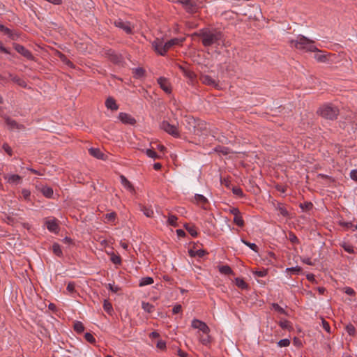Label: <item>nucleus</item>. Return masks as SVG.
Listing matches in <instances>:
<instances>
[{
	"label": "nucleus",
	"instance_id": "nucleus-1",
	"mask_svg": "<svg viewBox=\"0 0 357 357\" xmlns=\"http://www.w3.org/2000/svg\"><path fill=\"white\" fill-rule=\"evenodd\" d=\"M194 35L202 38V43L204 47H210L222 38L221 31L207 28L200 29L198 33H194Z\"/></svg>",
	"mask_w": 357,
	"mask_h": 357
},
{
	"label": "nucleus",
	"instance_id": "nucleus-2",
	"mask_svg": "<svg viewBox=\"0 0 357 357\" xmlns=\"http://www.w3.org/2000/svg\"><path fill=\"white\" fill-rule=\"evenodd\" d=\"M184 40L185 38H174L163 43L161 40L156 38L152 42V47L160 55L164 56L173 46L182 45Z\"/></svg>",
	"mask_w": 357,
	"mask_h": 357
},
{
	"label": "nucleus",
	"instance_id": "nucleus-3",
	"mask_svg": "<svg viewBox=\"0 0 357 357\" xmlns=\"http://www.w3.org/2000/svg\"><path fill=\"white\" fill-rule=\"evenodd\" d=\"M290 44L300 50L311 52H319L314 45V42L303 35H298L296 39L291 40Z\"/></svg>",
	"mask_w": 357,
	"mask_h": 357
},
{
	"label": "nucleus",
	"instance_id": "nucleus-4",
	"mask_svg": "<svg viewBox=\"0 0 357 357\" xmlns=\"http://www.w3.org/2000/svg\"><path fill=\"white\" fill-rule=\"evenodd\" d=\"M339 112L337 107L328 104L321 106L317 111V113L323 118L329 120H335L337 118Z\"/></svg>",
	"mask_w": 357,
	"mask_h": 357
},
{
	"label": "nucleus",
	"instance_id": "nucleus-5",
	"mask_svg": "<svg viewBox=\"0 0 357 357\" xmlns=\"http://www.w3.org/2000/svg\"><path fill=\"white\" fill-rule=\"evenodd\" d=\"M160 128L174 137H179V132L177 127L170 124L167 121H163L160 126Z\"/></svg>",
	"mask_w": 357,
	"mask_h": 357
},
{
	"label": "nucleus",
	"instance_id": "nucleus-6",
	"mask_svg": "<svg viewBox=\"0 0 357 357\" xmlns=\"http://www.w3.org/2000/svg\"><path fill=\"white\" fill-rule=\"evenodd\" d=\"M191 326L192 328L195 329H198L199 331L202 332V333H210V328L207 326V324L197 319H192L191 322Z\"/></svg>",
	"mask_w": 357,
	"mask_h": 357
},
{
	"label": "nucleus",
	"instance_id": "nucleus-7",
	"mask_svg": "<svg viewBox=\"0 0 357 357\" xmlns=\"http://www.w3.org/2000/svg\"><path fill=\"white\" fill-rule=\"evenodd\" d=\"M13 47L19 54L22 55L26 59L31 61H33L34 59V56L31 52V51L27 50L24 46L18 43H14Z\"/></svg>",
	"mask_w": 357,
	"mask_h": 357
},
{
	"label": "nucleus",
	"instance_id": "nucleus-8",
	"mask_svg": "<svg viewBox=\"0 0 357 357\" xmlns=\"http://www.w3.org/2000/svg\"><path fill=\"white\" fill-rule=\"evenodd\" d=\"M158 84H159L160 87L166 93H172V86L171 84L168 79L164 77H160L158 80Z\"/></svg>",
	"mask_w": 357,
	"mask_h": 357
},
{
	"label": "nucleus",
	"instance_id": "nucleus-9",
	"mask_svg": "<svg viewBox=\"0 0 357 357\" xmlns=\"http://www.w3.org/2000/svg\"><path fill=\"white\" fill-rule=\"evenodd\" d=\"M4 120L8 128L11 130L14 129L24 130L25 128L23 124L18 123L15 120L9 116H4Z\"/></svg>",
	"mask_w": 357,
	"mask_h": 357
},
{
	"label": "nucleus",
	"instance_id": "nucleus-10",
	"mask_svg": "<svg viewBox=\"0 0 357 357\" xmlns=\"http://www.w3.org/2000/svg\"><path fill=\"white\" fill-rule=\"evenodd\" d=\"M179 69L182 71L184 76L189 79L188 83L193 84V82L195 81L197 77V75L195 73V72L183 66H179Z\"/></svg>",
	"mask_w": 357,
	"mask_h": 357
},
{
	"label": "nucleus",
	"instance_id": "nucleus-11",
	"mask_svg": "<svg viewBox=\"0 0 357 357\" xmlns=\"http://www.w3.org/2000/svg\"><path fill=\"white\" fill-rule=\"evenodd\" d=\"M114 25L116 27L123 29L128 34H130L132 32V29L129 22H124L122 20L119 19L114 22Z\"/></svg>",
	"mask_w": 357,
	"mask_h": 357
},
{
	"label": "nucleus",
	"instance_id": "nucleus-12",
	"mask_svg": "<svg viewBox=\"0 0 357 357\" xmlns=\"http://www.w3.org/2000/svg\"><path fill=\"white\" fill-rule=\"evenodd\" d=\"M119 119L124 124L134 125L136 123V120L130 114L125 112H120L119 114Z\"/></svg>",
	"mask_w": 357,
	"mask_h": 357
},
{
	"label": "nucleus",
	"instance_id": "nucleus-13",
	"mask_svg": "<svg viewBox=\"0 0 357 357\" xmlns=\"http://www.w3.org/2000/svg\"><path fill=\"white\" fill-rule=\"evenodd\" d=\"M200 80L204 84L211 86L215 87V89H219L218 82L215 79H213L211 76L208 75H203L200 77Z\"/></svg>",
	"mask_w": 357,
	"mask_h": 357
},
{
	"label": "nucleus",
	"instance_id": "nucleus-14",
	"mask_svg": "<svg viewBox=\"0 0 357 357\" xmlns=\"http://www.w3.org/2000/svg\"><path fill=\"white\" fill-rule=\"evenodd\" d=\"M178 3H181L188 13H194L195 10L196 3L192 0H179Z\"/></svg>",
	"mask_w": 357,
	"mask_h": 357
},
{
	"label": "nucleus",
	"instance_id": "nucleus-15",
	"mask_svg": "<svg viewBox=\"0 0 357 357\" xmlns=\"http://www.w3.org/2000/svg\"><path fill=\"white\" fill-rule=\"evenodd\" d=\"M47 228L50 231L58 233L59 230V225L56 220H50L46 222Z\"/></svg>",
	"mask_w": 357,
	"mask_h": 357
},
{
	"label": "nucleus",
	"instance_id": "nucleus-16",
	"mask_svg": "<svg viewBox=\"0 0 357 357\" xmlns=\"http://www.w3.org/2000/svg\"><path fill=\"white\" fill-rule=\"evenodd\" d=\"M105 106L108 109H111L112 111H116L119 109V106L116 104V100L112 97L107 98L105 101Z\"/></svg>",
	"mask_w": 357,
	"mask_h": 357
},
{
	"label": "nucleus",
	"instance_id": "nucleus-17",
	"mask_svg": "<svg viewBox=\"0 0 357 357\" xmlns=\"http://www.w3.org/2000/svg\"><path fill=\"white\" fill-rule=\"evenodd\" d=\"M121 183L125 188H126L130 192H135V188L132 184L123 175L120 176Z\"/></svg>",
	"mask_w": 357,
	"mask_h": 357
},
{
	"label": "nucleus",
	"instance_id": "nucleus-18",
	"mask_svg": "<svg viewBox=\"0 0 357 357\" xmlns=\"http://www.w3.org/2000/svg\"><path fill=\"white\" fill-rule=\"evenodd\" d=\"M89 153L97 159L104 160L105 154L98 148H90Z\"/></svg>",
	"mask_w": 357,
	"mask_h": 357
},
{
	"label": "nucleus",
	"instance_id": "nucleus-19",
	"mask_svg": "<svg viewBox=\"0 0 357 357\" xmlns=\"http://www.w3.org/2000/svg\"><path fill=\"white\" fill-rule=\"evenodd\" d=\"M107 57L114 63H118L120 61L119 55L112 50L109 49L105 52Z\"/></svg>",
	"mask_w": 357,
	"mask_h": 357
},
{
	"label": "nucleus",
	"instance_id": "nucleus-20",
	"mask_svg": "<svg viewBox=\"0 0 357 357\" xmlns=\"http://www.w3.org/2000/svg\"><path fill=\"white\" fill-rule=\"evenodd\" d=\"M189 255L192 257H198L199 258L204 257L206 254H207V252L205 250L199 249L197 250H193L192 249L189 250L188 251Z\"/></svg>",
	"mask_w": 357,
	"mask_h": 357
},
{
	"label": "nucleus",
	"instance_id": "nucleus-21",
	"mask_svg": "<svg viewBox=\"0 0 357 357\" xmlns=\"http://www.w3.org/2000/svg\"><path fill=\"white\" fill-rule=\"evenodd\" d=\"M133 77L136 79H141L145 76L146 71L142 68H136L132 70Z\"/></svg>",
	"mask_w": 357,
	"mask_h": 357
},
{
	"label": "nucleus",
	"instance_id": "nucleus-22",
	"mask_svg": "<svg viewBox=\"0 0 357 357\" xmlns=\"http://www.w3.org/2000/svg\"><path fill=\"white\" fill-rule=\"evenodd\" d=\"M199 342L204 345H208L211 342V337L209 333H203L199 336Z\"/></svg>",
	"mask_w": 357,
	"mask_h": 357
},
{
	"label": "nucleus",
	"instance_id": "nucleus-23",
	"mask_svg": "<svg viewBox=\"0 0 357 357\" xmlns=\"http://www.w3.org/2000/svg\"><path fill=\"white\" fill-rule=\"evenodd\" d=\"M40 191L42 194L47 198H52L54 194L53 189L48 186H43Z\"/></svg>",
	"mask_w": 357,
	"mask_h": 357
},
{
	"label": "nucleus",
	"instance_id": "nucleus-24",
	"mask_svg": "<svg viewBox=\"0 0 357 357\" xmlns=\"http://www.w3.org/2000/svg\"><path fill=\"white\" fill-rule=\"evenodd\" d=\"M0 31L3 32L6 35H7L12 40H15L16 36L13 33V31L8 27H6L4 25L0 24Z\"/></svg>",
	"mask_w": 357,
	"mask_h": 357
},
{
	"label": "nucleus",
	"instance_id": "nucleus-25",
	"mask_svg": "<svg viewBox=\"0 0 357 357\" xmlns=\"http://www.w3.org/2000/svg\"><path fill=\"white\" fill-rule=\"evenodd\" d=\"M184 227L192 237H196L197 236L198 234L195 225L185 224Z\"/></svg>",
	"mask_w": 357,
	"mask_h": 357
},
{
	"label": "nucleus",
	"instance_id": "nucleus-26",
	"mask_svg": "<svg viewBox=\"0 0 357 357\" xmlns=\"http://www.w3.org/2000/svg\"><path fill=\"white\" fill-rule=\"evenodd\" d=\"M218 270L220 273L224 275H230L233 273V271L231 270V267L228 265L219 266Z\"/></svg>",
	"mask_w": 357,
	"mask_h": 357
},
{
	"label": "nucleus",
	"instance_id": "nucleus-27",
	"mask_svg": "<svg viewBox=\"0 0 357 357\" xmlns=\"http://www.w3.org/2000/svg\"><path fill=\"white\" fill-rule=\"evenodd\" d=\"M153 283V279L151 277H144L141 278L139 280V287H143L149 284H151Z\"/></svg>",
	"mask_w": 357,
	"mask_h": 357
},
{
	"label": "nucleus",
	"instance_id": "nucleus-28",
	"mask_svg": "<svg viewBox=\"0 0 357 357\" xmlns=\"http://www.w3.org/2000/svg\"><path fill=\"white\" fill-rule=\"evenodd\" d=\"M142 307L145 312L148 313H151L155 309V307L148 302H142Z\"/></svg>",
	"mask_w": 357,
	"mask_h": 357
},
{
	"label": "nucleus",
	"instance_id": "nucleus-29",
	"mask_svg": "<svg viewBox=\"0 0 357 357\" xmlns=\"http://www.w3.org/2000/svg\"><path fill=\"white\" fill-rule=\"evenodd\" d=\"M215 151L216 152L222 153L224 155H228L231 153L229 148L221 146L215 147Z\"/></svg>",
	"mask_w": 357,
	"mask_h": 357
},
{
	"label": "nucleus",
	"instance_id": "nucleus-30",
	"mask_svg": "<svg viewBox=\"0 0 357 357\" xmlns=\"http://www.w3.org/2000/svg\"><path fill=\"white\" fill-rule=\"evenodd\" d=\"M52 251L54 254L58 257H61L63 255V252L61 249L60 245L57 243H54L52 245Z\"/></svg>",
	"mask_w": 357,
	"mask_h": 357
},
{
	"label": "nucleus",
	"instance_id": "nucleus-31",
	"mask_svg": "<svg viewBox=\"0 0 357 357\" xmlns=\"http://www.w3.org/2000/svg\"><path fill=\"white\" fill-rule=\"evenodd\" d=\"M73 328L77 333H82L84 331V326L81 321L75 322Z\"/></svg>",
	"mask_w": 357,
	"mask_h": 357
},
{
	"label": "nucleus",
	"instance_id": "nucleus-32",
	"mask_svg": "<svg viewBox=\"0 0 357 357\" xmlns=\"http://www.w3.org/2000/svg\"><path fill=\"white\" fill-rule=\"evenodd\" d=\"M12 80L15 83L17 84L19 86H22L23 88H26V86H27V84H26V82L24 79H21L20 77H19L17 76L13 77H12Z\"/></svg>",
	"mask_w": 357,
	"mask_h": 357
},
{
	"label": "nucleus",
	"instance_id": "nucleus-33",
	"mask_svg": "<svg viewBox=\"0 0 357 357\" xmlns=\"http://www.w3.org/2000/svg\"><path fill=\"white\" fill-rule=\"evenodd\" d=\"M195 199L197 204H205L208 202L207 199L204 195L200 194H195Z\"/></svg>",
	"mask_w": 357,
	"mask_h": 357
},
{
	"label": "nucleus",
	"instance_id": "nucleus-34",
	"mask_svg": "<svg viewBox=\"0 0 357 357\" xmlns=\"http://www.w3.org/2000/svg\"><path fill=\"white\" fill-rule=\"evenodd\" d=\"M235 282L236 285L242 289H247L248 287L247 283L242 278H236L235 279Z\"/></svg>",
	"mask_w": 357,
	"mask_h": 357
},
{
	"label": "nucleus",
	"instance_id": "nucleus-35",
	"mask_svg": "<svg viewBox=\"0 0 357 357\" xmlns=\"http://www.w3.org/2000/svg\"><path fill=\"white\" fill-rule=\"evenodd\" d=\"M177 220H178V218L176 215L169 214L167 222L171 226L177 227L178 226V224L176 222Z\"/></svg>",
	"mask_w": 357,
	"mask_h": 357
},
{
	"label": "nucleus",
	"instance_id": "nucleus-36",
	"mask_svg": "<svg viewBox=\"0 0 357 357\" xmlns=\"http://www.w3.org/2000/svg\"><path fill=\"white\" fill-rule=\"evenodd\" d=\"M234 222L238 227H242L244 226V220L241 215L238 214L234 217Z\"/></svg>",
	"mask_w": 357,
	"mask_h": 357
},
{
	"label": "nucleus",
	"instance_id": "nucleus-37",
	"mask_svg": "<svg viewBox=\"0 0 357 357\" xmlns=\"http://www.w3.org/2000/svg\"><path fill=\"white\" fill-rule=\"evenodd\" d=\"M141 210L147 218H152L153 216L154 212L152 208L142 206Z\"/></svg>",
	"mask_w": 357,
	"mask_h": 357
},
{
	"label": "nucleus",
	"instance_id": "nucleus-38",
	"mask_svg": "<svg viewBox=\"0 0 357 357\" xmlns=\"http://www.w3.org/2000/svg\"><path fill=\"white\" fill-rule=\"evenodd\" d=\"M299 206L303 211H310L313 208V204L310 202H305L301 203Z\"/></svg>",
	"mask_w": 357,
	"mask_h": 357
},
{
	"label": "nucleus",
	"instance_id": "nucleus-39",
	"mask_svg": "<svg viewBox=\"0 0 357 357\" xmlns=\"http://www.w3.org/2000/svg\"><path fill=\"white\" fill-rule=\"evenodd\" d=\"M241 241L248 247H249L252 250L255 251V252H258L259 248L258 246L253 243L248 242L247 241H245L243 239H241Z\"/></svg>",
	"mask_w": 357,
	"mask_h": 357
},
{
	"label": "nucleus",
	"instance_id": "nucleus-40",
	"mask_svg": "<svg viewBox=\"0 0 357 357\" xmlns=\"http://www.w3.org/2000/svg\"><path fill=\"white\" fill-rule=\"evenodd\" d=\"M8 182L17 183L21 181V177L17 174H11L8 178Z\"/></svg>",
	"mask_w": 357,
	"mask_h": 357
},
{
	"label": "nucleus",
	"instance_id": "nucleus-41",
	"mask_svg": "<svg viewBox=\"0 0 357 357\" xmlns=\"http://www.w3.org/2000/svg\"><path fill=\"white\" fill-rule=\"evenodd\" d=\"M271 306H272V308L274 310L277 311L278 313L282 314H287V312L284 310V309L282 308L281 306H280L278 303H273L271 304Z\"/></svg>",
	"mask_w": 357,
	"mask_h": 357
},
{
	"label": "nucleus",
	"instance_id": "nucleus-42",
	"mask_svg": "<svg viewBox=\"0 0 357 357\" xmlns=\"http://www.w3.org/2000/svg\"><path fill=\"white\" fill-rule=\"evenodd\" d=\"M103 308L105 311L109 314H111V312L113 311L112 305L107 300L104 301Z\"/></svg>",
	"mask_w": 357,
	"mask_h": 357
},
{
	"label": "nucleus",
	"instance_id": "nucleus-43",
	"mask_svg": "<svg viewBox=\"0 0 357 357\" xmlns=\"http://www.w3.org/2000/svg\"><path fill=\"white\" fill-rule=\"evenodd\" d=\"M232 192L239 197H243L245 196L242 189L241 188H238V187H233L232 188Z\"/></svg>",
	"mask_w": 357,
	"mask_h": 357
},
{
	"label": "nucleus",
	"instance_id": "nucleus-44",
	"mask_svg": "<svg viewBox=\"0 0 357 357\" xmlns=\"http://www.w3.org/2000/svg\"><path fill=\"white\" fill-rule=\"evenodd\" d=\"M116 218V213L115 212H112L109 213H107L105 215V218L107 220L108 222H114Z\"/></svg>",
	"mask_w": 357,
	"mask_h": 357
},
{
	"label": "nucleus",
	"instance_id": "nucleus-45",
	"mask_svg": "<svg viewBox=\"0 0 357 357\" xmlns=\"http://www.w3.org/2000/svg\"><path fill=\"white\" fill-rule=\"evenodd\" d=\"M345 329L349 335L353 336L355 335L356 328H355L354 326H353L352 324H350L347 325Z\"/></svg>",
	"mask_w": 357,
	"mask_h": 357
},
{
	"label": "nucleus",
	"instance_id": "nucleus-46",
	"mask_svg": "<svg viewBox=\"0 0 357 357\" xmlns=\"http://www.w3.org/2000/svg\"><path fill=\"white\" fill-rule=\"evenodd\" d=\"M277 210L279 211L280 214L284 217H287L289 215L287 210L282 205H278V206L277 207Z\"/></svg>",
	"mask_w": 357,
	"mask_h": 357
},
{
	"label": "nucleus",
	"instance_id": "nucleus-47",
	"mask_svg": "<svg viewBox=\"0 0 357 357\" xmlns=\"http://www.w3.org/2000/svg\"><path fill=\"white\" fill-rule=\"evenodd\" d=\"M146 154L147 155L148 157L153 158V159L159 158L157 153L152 149H146Z\"/></svg>",
	"mask_w": 357,
	"mask_h": 357
},
{
	"label": "nucleus",
	"instance_id": "nucleus-48",
	"mask_svg": "<svg viewBox=\"0 0 357 357\" xmlns=\"http://www.w3.org/2000/svg\"><path fill=\"white\" fill-rule=\"evenodd\" d=\"M278 344L280 347H288L290 344V340L289 339H282L278 342Z\"/></svg>",
	"mask_w": 357,
	"mask_h": 357
},
{
	"label": "nucleus",
	"instance_id": "nucleus-49",
	"mask_svg": "<svg viewBox=\"0 0 357 357\" xmlns=\"http://www.w3.org/2000/svg\"><path fill=\"white\" fill-rule=\"evenodd\" d=\"M111 261L114 264H120L121 263V259L119 256L112 254L110 258Z\"/></svg>",
	"mask_w": 357,
	"mask_h": 357
},
{
	"label": "nucleus",
	"instance_id": "nucleus-50",
	"mask_svg": "<svg viewBox=\"0 0 357 357\" xmlns=\"http://www.w3.org/2000/svg\"><path fill=\"white\" fill-rule=\"evenodd\" d=\"M84 337H85V340L93 344V343H95L96 342V339L94 338V337L93 336V335L90 333H86L85 335H84Z\"/></svg>",
	"mask_w": 357,
	"mask_h": 357
},
{
	"label": "nucleus",
	"instance_id": "nucleus-51",
	"mask_svg": "<svg viewBox=\"0 0 357 357\" xmlns=\"http://www.w3.org/2000/svg\"><path fill=\"white\" fill-rule=\"evenodd\" d=\"M289 239L292 243L297 244L299 243L298 238L293 232H289Z\"/></svg>",
	"mask_w": 357,
	"mask_h": 357
},
{
	"label": "nucleus",
	"instance_id": "nucleus-52",
	"mask_svg": "<svg viewBox=\"0 0 357 357\" xmlns=\"http://www.w3.org/2000/svg\"><path fill=\"white\" fill-rule=\"evenodd\" d=\"M279 326L283 329L291 328L290 322L288 320H283L279 322Z\"/></svg>",
	"mask_w": 357,
	"mask_h": 357
},
{
	"label": "nucleus",
	"instance_id": "nucleus-53",
	"mask_svg": "<svg viewBox=\"0 0 357 357\" xmlns=\"http://www.w3.org/2000/svg\"><path fill=\"white\" fill-rule=\"evenodd\" d=\"M342 248H344V250L349 252V253H354V248H353V246L348 244V243H344L342 244Z\"/></svg>",
	"mask_w": 357,
	"mask_h": 357
},
{
	"label": "nucleus",
	"instance_id": "nucleus-54",
	"mask_svg": "<svg viewBox=\"0 0 357 357\" xmlns=\"http://www.w3.org/2000/svg\"><path fill=\"white\" fill-rule=\"evenodd\" d=\"M321 324H322V327L328 333H331V327H330V325L328 324V322H327L324 319H321Z\"/></svg>",
	"mask_w": 357,
	"mask_h": 357
},
{
	"label": "nucleus",
	"instance_id": "nucleus-55",
	"mask_svg": "<svg viewBox=\"0 0 357 357\" xmlns=\"http://www.w3.org/2000/svg\"><path fill=\"white\" fill-rule=\"evenodd\" d=\"M75 284L73 282H70L68 285H67V287H66V290L70 293V294H73L74 292H75Z\"/></svg>",
	"mask_w": 357,
	"mask_h": 357
},
{
	"label": "nucleus",
	"instance_id": "nucleus-56",
	"mask_svg": "<svg viewBox=\"0 0 357 357\" xmlns=\"http://www.w3.org/2000/svg\"><path fill=\"white\" fill-rule=\"evenodd\" d=\"M268 273V271L266 269H264L262 271H256L254 272V274L260 278L265 277Z\"/></svg>",
	"mask_w": 357,
	"mask_h": 357
},
{
	"label": "nucleus",
	"instance_id": "nucleus-57",
	"mask_svg": "<svg viewBox=\"0 0 357 357\" xmlns=\"http://www.w3.org/2000/svg\"><path fill=\"white\" fill-rule=\"evenodd\" d=\"M314 59L319 62H325L326 56L324 54H315Z\"/></svg>",
	"mask_w": 357,
	"mask_h": 357
},
{
	"label": "nucleus",
	"instance_id": "nucleus-58",
	"mask_svg": "<svg viewBox=\"0 0 357 357\" xmlns=\"http://www.w3.org/2000/svg\"><path fill=\"white\" fill-rule=\"evenodd\" d=\"M156 347L160 350H165L166 349V342L163 340H159L157 342Z\"/></svg>",
	"mask_w": 357,
	"mask_h": 357
},
{
	"label": "nucleus",
	"instance_id": "nucleus-59",
	"mask_svg": "<svg viewBox=\"0 0 357 357\" xmlns=\"http://www.w3.org/2000/svg\"><path fill=\"white\" fill-rule=\"evenodd\" d=\"M107 287L110 291H112L114 293L118 292L119 290L120 289V288L118 286H115L111 283H109L107 284Z\"/></svg>",
	"mask_w": 357,
	"mask_h": 357
},
{
	"label": "nucleus",
	"instance_id": "nucleus-60",
	"mask_svg": "<svg viewBox=\"0 0 357 357\" xmlns=\"http://www.w3.org/2000/svg\"><path fill=\"white\" fill-rule=\"evenodd\" d=\"M286 271L287 272H294V273H298L299 272L301 271V268L299 267V266H295V267H291V268H287L286 269Z\"/></svg>",
	"mask_w": 357,
	"mask_h": 357
},
{
	"label": "nucleus",
	"instance_id": "nucleus-61",
	"mask_svg": "<svg viewBox=\"0 0 357 357\" xmlns=\"http://www.w3.org/2000/svg\"><path fill=\"white\" fill-rule=\"evenodd\" d=\"M3 149L9 155H12V149L8 144H3Z\"/></svg>",
	"mask_w": 357,
	"mask_h": 357
},
{
	"label": "nucleus",
	"instance_id": "nucleus-62",
	"mask_svg": "<svg viewBox=\"0 0 357 357\" xmlns=\"http://www.w3.org/2000/svg\"><path fill=\"white\" fill-rule=\"evenodd\" d=\"M229 211L231 214L234 215V216H236L237 215L241 213L239 209L236 207H231L229 208Z\"/></svg>",
	"mask_w": 357,
	"mask_h": 357
},
{
	"label": "nucleus",
	"instance_id": "nucleus-63",
	"mask_svg": "<svg viewBox=\"0 0 357 357\" xmlns=\"http://www.w3.org/2000/svg\"><path fill=\"white\" fill-rule=\"evenodd\" d=\"M182 310V307L181 305L178 304L174 306L172 309L173 314H178Z\"/></svg>",
	"mask_w": 357,
	"mask_h": 357
},
{
	"label": "nucleus",
	"instance_id": "nucleus-64",
	"mask_svg": "<svg viewBox=\"0 0 357 357\" xmlns=\"http://www.w3.org/2000/svg\"><path fill=\"white\" fill-rule=\"evenodd\" d=\"M350 176L353 180L357 181V169L351 170L350 172Z\"/></svg>",
	"mask_w": 357,
	"mask_h": 357
}]
</instances>
